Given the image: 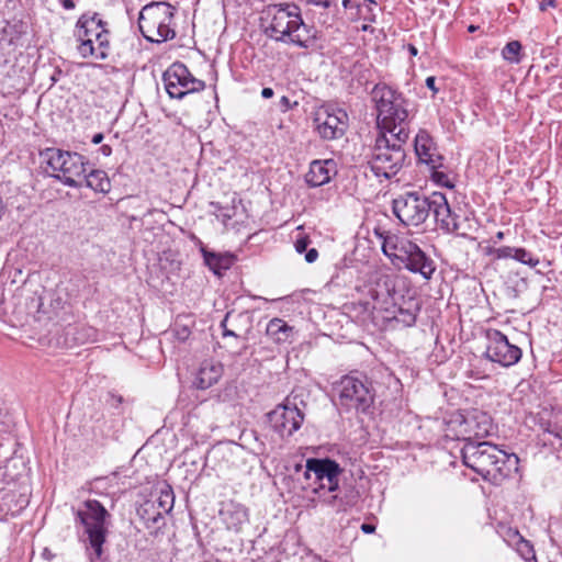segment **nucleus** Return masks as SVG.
<instances>
[{
	"mask_svg": "<svg viewBox=\"0 0 562 562\" xmlns=\"http://www.w3.org/2000/svg\"><path fill=\"white\" fill-rule=\"evenodd\" d=\"M367 20H369L370 22H374V15L372 14L371 18H366Z\"/></svg>",
	"mask_w": 562,
	"mask_h": 562,
	"instance_id": "nucleus-56",
	"label": "nucleus"
},
{
	"mask_svg": "<svg viewBox=\"0 0 562 562\" xmlns=\"http://www.w3.org/2000/svg\"><path fill=\"white\" fill-rule=\"evenodd\" d=\"M430 214L441 229L454 233L459 229L458 216L451 212L447 198L441 192H434L429 195Z\"/></svg>",
	"mask_w": 562,
	"mask_h": 562,
	"instance_id": "nucleus-18",
	"label": "nucleus"
},
{
	"mask_svg": "<svg viewBox=\"0 0 562 562\" xmlns=\"http://www.w3.org/2000/svg\"><path fill=\"white\" fill-rule=\"evenodd\" d=\"M103 24L97 14L89 19L81 16L78 20L75 36L79 42L77 49L81 57L88 58L94 55L95 33L101 31Z\"/></svg>",
	"mask_w": 562,
	"mask_h": 562,
	"instance_id": "nucleus-17",
	"label": "nucleus"
},
{
	"mask_svg": "<svg viewBox=\"0 0 562 562\" xmlns=\"http://www.w3.org/2000/svg\"><path fill=\"white\" fill-rule=\"evenodd\" d=\"M310 244H311V240L307 236L296 239V241L294 244L296 252L303 254L304 251L307 250V247Z\"/></svg>",
	"mask_w": 562,
	"mask_h": 562,
	"instance_id": "nucleus-37",
	"label": "nucleus"
},
{
	"mask_svg": "<svg viewBox=\"0 0 562 562\" xmlns=\"http://www.w3.org/2000/svg\"><path fill=\"white\" fill-rule=\"evenodd\" d=\"M220 518L228 530L240 532L249 521L248 509L239 503L227 501L222 504Z\"/></svg>",
	"mask_w": 562,
	"mask_h": 562,
	"instance_id": "nucleus-21",
	"label": "nucleus"
},
{
	"mask_svg": "<svg viewBox=\"0 0 562 562\" xmlns=\"http://www.w3.org/2000/svg\"><path fill=\"white\" fill-rule=\"evenodd\" d=\"M352 5V0H342V7L345 9L350 8Z\"/></svg>",
	"mask_w": 562,
	"mask_h": 562,
	"instance_id": "nucleus-52",
	"label": "nucleus"
},
{
	"mask_svg": "<svg viewBox=\"0 0 562 562\" xmlns=\"http://www.w3.org/2000/svg\"><path fill=\"white\" fill-rule=\"evenodd\" d=\"M521 44L518 41H512L502 49L503 58L510 64H518L520 61Z\"/></svg>",
	"mask_w": 562,
	"mask_h": 562,
	"instance_id": "nucleus-33",
	"label": "nucleus"
},
{
	"mask_svg": "<svg viewBox=\"0 0 562 562\" xmlns=\"http://www.w3.org/2000/svg\"><path fill=\"white\" fill-rule=\"evenodd\" d=\"M515 251V247L503 246L497 249H494L492 254H494L495 258L497 259H514Z\"/></svg>",
	"mask_w": 562,
	"mask_h": 562,
	"instance_id": "nucleus-36",
	"label": "nucleus"
},
{
	"mask_svg": "<svg viewBox=\"0 0 562 562\" xmlns=\"http://www.w3.org/2000/svg\"><path fill=\"white\" fill-rule=\"evenodd\" d=\"M335 171L334 160H314L310 166L305 180L310 187H321L330 181L331 175Z\"/></svg>",
	"mask_w": 562,
	"mask_h": 562,
	"instance_id": "nucleus-24",
	"label": "nucleus"
},
{
	"mask_svg": "<svg viewBox=\"0 0 562 562\" xmlns=\"http://www.w3.org/2000/svg\"><path fill=\"white\" fill-rule=\"evenodd\" d=\"M339 398L347 408L366 412L373 402V394L362 380L346 375L339 384Z\"/></svg>",
	"mask_w": 562,
	"mask_h": 562,
	"instance_id": "nucleus-14",
	"label": "nucleus"
},
{
	"mask_svg": "<svg viewBox=\"0 0 562 562\" xmlns=\"http://www.w3.org/2000/svg\"><path fill=\"white\" fill-rule=\"evenodd\" d=\"M318 258V250L316 248H311L305 254V260L308 263H313Z\"/></svg>",
	"mask_w": 562,
	"mask_h": 562,
	"instance_id": "nucleus-40",
	"label": "nucleus"
},
{
	"mask_svg": "<svg viewBox=\"0 0 562 562\" xmlns=\"http://www.w3.org/2000/svg\"><path fill=\"white\" fill-rule=\"evenodd\" d=\"M426 87L432 91V97L439 91L436 87V78L434 76L427 77Z\"/></svg>",
	"mask_w": 562,
	"mask_h": 562,
	"instance_id": "nucleus-41",
	"label": "nucleus"
},
{
	"mask_svg": "<svg viewBox=\"0 0 562 562\" xmlns=\"http://www.w3.org/2000/svg\"><path fill=\"white\" fill-rule=\"evenodd\" d=\"M374 234L382 240V251L391 260H402L414 244L404 237L390 234L389 232L380 228H375Z\"/></svg>",
	"mask_w": 562,
	"mask_h": 562,
	"instance_id": "nucleus-22",
	"label": "nucleus"
},
{
	"mask_svg": "<svg viewBox=\"0 0 562 562\" xmlns=\"http://www.w3.org/2000/svg\"><path fill=\"white\" fill-rule=\"evenodd\" d=\"M236 326L234 327L238 333H240V337L245 336L248 331H245V323L244 322H236Z\"/></svg>",
	"mask_w": 562,
	"mask_h": 562,
	"instance_id": "nucleus-48",
	"label": "nucleus"
},
{
	"mask_svg": "<svg viewBox=\"0 0 562 562\" xmlns=\"http://www.w3.org/2000/svg\"><path fill=\"white\" fill-rule=\"evenodd\" d=\"M176 337L180 341H186L190 336V330L187 326L177 327L175 329Z\"/></svg>",
	"mask_w": 562,
	"mask_h": 562,
	"instance_id": "nucleus-39",
	"label": "nucleus"
},
{
	"mask_svg": "<svg viewBox=\"0 0 562 562\" xmlns=\"http://www.w3.org/2000/svg\"><path fill=\"white\" fill-rule=\"evenodd\" d=\"M404 144L395 138L391 142L384 133L376 137L369 165L378 178L390 179L403 168L406 158Z\"/></svg>",
	"mask_w": 562,
	"mask_h": 562,
	"instance_id": "nucleus-6",
	"label": "nucleus"
},
{
	"mask_svg": "<svg viewBox=\"0 0 562 562\" xmlns=\"http://www.w3.org/2000/svg\"><path fill=\"white\" fill-rule=\"evenodd\" d=\"M100 151L104 155V156H110L112 154V148L111 146L109 145H102L101 148H100Z\"/></svg>",
	"mask_w": 562,
	"mask_h": 562,
	"instance_id": "nucleus-49",
	"label": "nucleus"
},
{
	"mask_svg": "<svg viewBox=\"0 0 562 562\" xmlns=\"http://www.w3.org/2000/svg\"><path fill=\"white\" fill-rule=\"evenodd\" d=\"M274 94L273 90L271 88H263L261 90V97L265 99H270Z\"/></svg>",
	"mask_w": 562,
	"mask_h": 562,
	"instance_id": "nucleus-47",
	"label": "nucleus"
},
{
	"mask_svg": "<svg viewBox=\"0 0 562 562\" xmlns=\"http://www.w3.org/2000/svg\"><path fill=\"white\" fill-rule=\"evenodd\" d=\"M83 509L78 510L77 516L85 527L89 544L93 550L95 559L102 555V546L105 542L106 526L105 519L110 514L104 506L95 499H88L83 503Z\"/></svg>",
	"mask_w": 562,
	"mask_h": 562,
	"instance_id": "nucleus-8",
	"label": "nucleus"
},
{
	"mask_svg": "<svg viewBox=\"0 0 562 562\" xmlns=\"http://www.w3.org/2000/svg\"><path fill=\"white\" fill-rule=\"evenodd\" d=\"M361 30H362V31H369V30H370V25H369V24H363V25L361 26Z\"/></svg>",
	"mask_w": 562,
	"mask_h": 562,
	"instance_id": "nucleus-55",
	"label": "nucleus"
},
{
	"mask_svg": "<svg viewBox=\"0 0 562 562\" xmlns=\"http://www.w3.org/2000/svg\"><path fill=\"white\" fill-rule=\"evenodd\" d=\"M408 52L413 56H416L418 54L417 48L413 44H408Z\"/></svg>",
	"mask_w": 562,
	"mask_h": 562,
	"instance_id": "nucleus-51",
	"label": "nucleus"
},
{
	"mask_svg": "<svg viewBox=\"0 0 562 562\" xmlns=\"http://www.w3.org/2000/svg\"><path fill=\"white\" fill-rule=\"evenodd\" d=\"M176 8L167 2H151L139 12L138 26L142 35L149 42L162 43L172 40L176 31L171 24Z\"/></svg>",
	"mask_w": 562,
	"mask_h": 562,
	"instance_id": "nucleus-5",
	"label": "nucleus"
},
{
	"mask_svg": "<svg viewBox=\"0 0 562 562\" xmlns=\"http://www.w3.org/2000/svg\"><path fill=\"white\" fill-rule=\"evenodd\" d=\"M236 322H244L245 323V331H249L251 328V315L249 312H228L225 316V318L222 321L221 326L223 327L224 331L223 335L226 336H233V337H240V333H238L234 327L236 326Z\"/></svg>",
	"mask_w": 562,
	"mask_h": 562,
	"instance_id": "nucleus-26",
	"label": "nucleus"
},
{
	"mask_svg": "<svg viewBox=\"0 0 562 562\" xmlns=\"http://www.w3.org/2000/svg\"><path fill=\"white\" fill-rule=\"evenodd\" d=\"M401 261L408 271L422 274L425 280H429L436 270L434 260L415 243Z\"/></svg>",
	"mask_w": 562,
	"mask_h": 562,
	"instance_id": "nucleus-19",
	"label": "nucleus"
},
{
	"mask_svg": "<svg viewBox=\"0 0 562 562\" xmlns=\"http://www.w3.org/2000/svg\"><path fill=\"white\" fill-rule=\"evenodd\" d=\"M341 472L340 465L331 459L310 458L305 464L304 479L306 485L303 487L318 495L335 492L339 486Z\"/></svg>",
	"mask_w": 562,
	"mask_h": 562,
	"instance_id": "nucleus-7",
	"label": "nucleus"
},
{
	"mask_svg": "<svg viewBox=\"0 0 562 562\" xmlns=\"http://www.w3.org/2000/svg\"><path fill=\"white\" fill-rule=\"evenodd\" d=\"M138 516L144 521L147 528L157 527L160 528L159 522L165 525L164 516L161 512H156V503L145 502L137 510Z\"/></svg>",
	"mask_w": 562,
	"mask_h": 562,
	"instance_id": "nucleus-30",
	"label": "nucleus"
},
{
	"mask_svg": "<svg viewBox=\"0 0 562 562\" xmlns=\"http://www.w3.org/2000/svg\"><path fill=\"white\" fill-rule=\"evenodd\" d=\"M162 80L170 98L182 99L184 95L204 90L205 82L196 79L181 63L172 64L164 74Z\"/></svg>",
	"mask_w": 562,
	"mask_h": 562,
	"instance_id": "nucleus-10",
	"label": "nucleus"
},
{
	"mask_svg": "<svg viewBox=\"0 0 562 562\" xmlns=\"http://www.w3.org/2000/svg\"><path fill=\"white\" fill-rule=\"evenodd\" d=\"M514 259L520 263L535 268L539 265V259L525 248H516Z\"/></svg>",
	"mask_w": 562,
	"mask_h": 562,
	"instance_id": "nucleus-34",
	"label": "nucleus"
},
{
	"mask_svg": "<svg viewBox=\"0 0 562 562\" xmlns=\"http://www.w3.org/2000/svg\"><path fill=\"white\" fill-rule=\"evenodd\" d=\"M360 528L362 532L367 535L373 533L375 531V526L371 524H362Z\"/></svg>",
	"mask_w": 562,
	"mask_h": 562,
	"instance_id": "nucleus-46",
	"label": "nucleus"
},
{
	"mask_svg": "<svg viewBox=\"0 0 562 562\" xmlns=\"http://www.w3.org/2000/svg\"><path fill=\"white\" fill-rule=\"evenodd\" d=\"M382 318L385 321H394L397 324L403 325L404 327L413 326L416 322L417 310L413 311L411 308H403L395 305V307H391L390 312H384Z\"/></svg>",
	"mask_w": 562,
	"mask_h": 562,
	"instance_id": "nucleus-28",
	"label": "nucleus"
},
{
	"mask_svg": "<svg viewBox=\"0 0 562 562\" xmlns=\"http://www.w3.org/2000/svg\"><path fill=\"white\" fill-rule=\"evenodd\" d=\"M97 46H94V55L97 59L104 60L109 57L110 53V41H109V31L102 26L99 33H95V42Z\"/></svg>",
	"mask_w": 562,
	"mask_h": 562,
	"instance_id": "nucleus-32",
	"label": "nucleus"
},
{
	"mask_svg": "<svg viewBox=\"0 0 562 562\" xmlns=\"http://www.w3.org/2000/svg\"><path fill=\"white\" fill-rule=\"evenodd\" d=\"M156 503V512H161V516L164 514H169L175 504V495L170 486H166L160 490Z\"/></svg>",
	"mask_w": 562,
	"mask_h": 562,
	"instance_id": "nucleus-31",
	"label": "nucleus"
},
{
	"mask_svg": "<svg viewBox=\"0 0 562 562\" xmlns=\"http://www.w3.org/2000/svg\"><path fill=\"white\" fill-rule=\"evenodd\" d=\"M474 30H475V27H474L473 25H471V26L469 27V31H470V32H473Z\"/></svg>",
	"mask_w": 562,
	"mask_h": 562,
	"instance_id": "nucleus-57",
	"label": "nucleus"
},
{
	"mask_svg": "<svg viewBox=\"0 0 562 562\" xmlns=\"http://www.w3.org/2000/svg\"><path fill=\"white\" fill-rule=\"evenodd\" d=\"M432 172H431V179L438 183V184H441L443 187H447V188H453L454 184L452 183V181L450 180L449 176L447 173H445L443 171H440L439 168H436V169H431Z\"/></svg>",
	"mask_w": 562,
	"mask_h": 562,
	"instance_id": "nucleus-35",
	"label": "nucleus"
},
{
	"mask_svg": "<svg viewBox=\"0 0 562 562\" xmlns=\"http://www.w3.org/2000/svg\"><path fill=\"white\" fill-rule=\"evenodd\" d=\"M449 425H456L454 436L457 439L472 441V438H484L491 434L493 428L492 418L485 412L473 409L464 415H457Z\"/></svg>",
	"mask_w": 562,
	"mask_h": 562,
	"instance_id": "nucleus-11",
	"label": "nucleus"
},
{
	"mask_svg": "<svg viewBox=\"0 0 562 562\" xmlns=\"http://www.w3.org/2000/svg\"><path fill=\"white\" fill-rule=\"evenodd\" d=\"M415 153L418 159L428 165L430 169L442 167V156L437 151V147L425 130H420L414 140Z\"/></svg>",
	"mask_w": 562,
	"mask_h": 562,
	"instance_id": "nucleus-20",
	"label": "nucleus"
},
{
	"mask_svg": "<svg viewBox=\"0 0 562 562\" xmlns=\"http://www.w3.org/2000/svg\"><path fill=\"white\" fill-rule=\"evenodd\" d=\"M263 34L281 43L311 49L317 41V32L304 23L300 8L294 3L269 4L260 13Z\"/></svg>",
	"mask_w": 562,
	"mask_h": 562,
	"instance_id": "nucleus-1",
	"label": "nucleus"
},
{
	"mask_svg": "<svg viewBox=\"0 0 562 562\" xmlns=\"http://www.w3.org/2000/svg\"><path fill=\"white\" fill-rule=\"evenodd\" d=\"M82 177L85 178L86 186L95 192L108 193L111 190V181L103 170H91Z\"/></svg>",
	"mask_w": 562,
	"mask_h": 562,
	"instance_id": "nucleus-29",
	"label": "nucleus"
},
{
	"mask_svg": "<svg viewBox=\"0 0 562 562\" xmlns=\"http://www.w3.org/2000/svg\"><path fill=\"white\" fill-rule=\"evenodd\" d=\"M280 106L283 111H288L292 108L291 101L286 95L281 97Z\"/></svg>",
	"mask_w": 562,
	"mask_h": 562,
	"instance_id": "nucleus-45",
	"label": "nucleus"
},
{
	"mask_svg": "<svg viewBox=\"0 0 562 562\" xmlns=\"http://www.w3.org/2000/svg\"><path fill=\"white\" fill-rule=\"evenodd\" d=\"M266 334L274 342L283 344L290 341L293 327L289 326L283 319L274 317L268 323Z\"/></svg>",
	"mask_w": 562,
	"mask_h": 562,
	"instance_id": "nucleus-27",
	"label": "nucleus"
},
{
	"mask_svg": "<svg viewBox=\"0 0 562 562\" xmlns=\"http://www.w3.org/2000/svg\"><path fill=\"white\" fill-rule=\"evenodd\" d=\"M495 238H496L495 243L502 240L504 238V233L503 232L496 233Z\"/></svg>",
	"mask_w": 562,
	"mask_h": 562,
	"instance_id": "nucleus-53",
	"label": "nucleus"
},
{
	"mask_svg": "<svg viewBox=\"0 0 562 562\" xmlns=\"http://www.w3.org/2000/svg\"><path fill=\"white\" fill-rule=\"evenodd\" d=\"M461 453L468 468L494 484H501L513 470H517L519 461L516 454H508L487 441L467 442Z\"/></svg>",
	"mask_w": 562,
	"mask_h": 562,
	"instance_id": "nucleus-2",
	"label": "nucleus"
},
{
	"mask_svg": "<svg viewBox=\"0 0 562 562\" xmlns=\"http://www.w3.org/2000/svg\"><path fill=\"white\" fill-rule=\"evenodd\" d=\"M348 126V115L344 110L321 106L315 111L314 127L321 138L331 140L340 138Z\"/></svg>",
	"mask_w": 562,
	"mask_h": 562,
	"instance_id": "nucleus-13",
	"label": "nucleus"
},
{
	"mask_svg": "<svg viewBox=\"0 0 562 562\" xmlns=\"http://www.w3.org/2000/svg\"><path fill=\"white\" fill-rule=\"evenodd\" d=\"M310 4L321 5L325 9L330 8L331 2L329 0H306Z\"/></svg>",
	"mask_w": 562,
	"mask_h": 562,
	"instance_id": "nucleus-43",
	"label": "nucleus"
},
{
	"mask_svg": "<svg viewBox=\"0 0 562 562\" xmlns=\"http://www.w3.org/2000/svg\"><path fill=\"white\" fill-rule=\"evenodd\" d=\"M429 196L418 192H405L393 200L392 210L401 224L417 227L429 217Z\"/></svg>",
	"mask_w": 562,
	"mask_h": 562,
	"instance_id": "nucleus-9",
	"label": "nucleus"
},
{
	"mask_svg": "<svg viewBox=\"0 0 562 562\" xmlns=\"http://www.w3.org/2000/svg\"><path fill=\"white\" fill-rule=\"evenodd\" d=\"M112 398L116 402V404L122 403V396L112 395Z\"/></svg>",
	"mask_w": 562,
	"mask_h": 562,
	"instance_id": "nucleus-54",
	"label": "nucleus"
},
{
	"mask_svg": "<svg viewBox=\"0 0 562 562\" xmlns=\"http://www.w3.org/2000/svg\"><path fill=\"white\" fill-rule=\"evenodd\" d=\"M371 98L376 110L378 127L390 133L392 138L406 143L409 137L408 110L402 93L385 83H376L371 91Z\"/></svg>",
	"mask_w": 562,
	"mask_h": 562,
	"instance_id": "nucleus-3",
	"label": "nucleus"
},
{
	"mask_svg": "<svg viewBox=\"0 0 562 562\" xmlns=\"http://www.w3.org/2000/svg\"><path fill=\"white\" fill-rule=\"evenodd\" d=\"M104 136L102 133H97L95 135H93L92 137V143L98 145L100 144L102 140H103Z\"/></svg>",
	"mask_w": 562,
	"mask_h": 562,
	"instance_id": "nucleus-50",
	"label": "nucleus"
},
{
	"mask_svg": "<svg viewBox=\"0 0 562 562\" xmlns=\"http://www.w3.org/2000/svg\"><path fill=\"white\" fill-rule=\"evenodd\" d=\"M58 2L65 10H72L76 7L75 0H58Z\"/></svg>",
	"mask_w": 562,
	"mask_h": 562,
	"instance_id": "nucleus-44",
	"label": "nucleus"
},
{
	"mask_svg": "<svg viewBox=\"0 0 562 562\" xmlns=\"http://www.w3.org/2000/svg\"><path fill=\"white\" fill-rule=\"evenodd\" d=\"M485 357L502 367L516 364L521 358V349L508 341L507 337L497 329L486 331Z\"/></svg>",
	"mask_w": 562,
	"mask_h": 562,
	"instance_id": "nucleus-12",
	"label": "nucleus"
},
{
	"mask_svg": "<svg viewBox=\"0 0 562 562\" xmlns=\"http://www.w3.org/2000/svg\"><path fill=\"white\" fill-rule=\"evenodd\" d=\"M45 171L70 188L81 187L80 179L86 173L88 161L78 153L46 148L41 151Z\"/></svg>",
	"mask_w": 562,
	"mask_h": 562,
	"instance_id": "nucleus-4",
	"label": "nucleus"
},
{
	"mask_svg": "<svg viewBox=\"0 0 562 562\" xmlns=\"http://www.w3.org/2000/svg\"><path fill=\"white\" fill-rule=\"evenodd\" d=\"M268 418L276 432L290 437L301 427L304 415L296 406L279 405L268 414Z\"/></svg>",
	"mask_w": 562,
	"mask_h": 562,
	"instance_id": "nucleus-16",
	"label": "nucleus"
},
{
	"mask_svg": "<svg viewBox=\"0 0 562 562\" xmlns=\"http://www.w3.org/2000/svg\"><path fill=\"white\" fill-rule=\"evenodd\" d=\"M201 252L203 255L204 263L216 276H221L223 271L228 270L234 263L233 255L210 251L204 247L201 248Z\"/></svg>",
	"mask_w": 562,
	"mask_h": 562,
	"instance_id": "nucleus-25",
	"label": "nucleus"
},
{
	"mask_svg": "<svg viewBox=\"0 0 562 562\" xmlns=\"http://www.w3.org/2000/svg\"><path fill=\"white\" fill-rule=\"evenodd\" d=\"M557 0H542L539 4L540 11H546L548 8H555Z\"/></svg>",
	"mask_w": 562,
	"mask_h": 562,
	"instance_id": "nucleus-42",
	"label": "nucleus"
},
{
	"mask_svg": "<svg viewBox=\"0 0 562 562\" xmlns=\"http://www.w3.org/2000/svg\"><path fill=\"white\" fill-rule=\"evenodd\" d=\"M358 499H359L358 491L351 490L349 492V494L345 495V498H341V502H344L346 506L351 507L357 504Z\"/></svg>",
	"mask_w": 562,
	"mask_h": 562,
	"instance_id": "nucleus-38",
	"label": "nucleus"
},
{
	"mask_svg": "<svg viewBox=\"0 0 562 562\" xmlns=\"http://www.w3.org/2000/svg\"><path fill=\"white\" fill-rule=\"evenodd\" d=\"M398 278L393 273H380L373 285L369 290L372 299L371 311L390 312L391 307H395L394 295L396 293V284ZM370 303H367L366 310H369Z\"/></svg>",
	"mask_w": 562,
	"mask_h": 562,
	"instance_id": "nucleus-15",
	"label": "nucleus"
},
{
	"mask_svg": "<svg viewBox=\"0 0 562 562\" xmlns=\"http://www.w3.org/2000/svg\"><path fill=\"white\" fill-rule=\"evenodd\" d=\"M223 372L224 368L222 363L213 360H205L199 368L194 384L200 390H206L220 381Z\"/></svg>",
	"mask_w": 562,
	"mask_h": 562,
	"instance_id": "nucleus-23",
	"label": "nucleus"
}]
</instances>
